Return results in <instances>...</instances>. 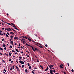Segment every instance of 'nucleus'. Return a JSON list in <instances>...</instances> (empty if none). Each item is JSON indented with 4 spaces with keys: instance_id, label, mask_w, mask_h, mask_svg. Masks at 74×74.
I'll return each mask as SVG.
<instances>
[{
    "instance_id": "cd10ccee",
    "label": "nucleus",
    "mask_w": 74,
    "mask_h": 74,
    "mask_svg": "<svg viewBox=\"0 0 74 74\" xmlns=\"http://www.w3.org/2000/svg\"><path fill=\"white\" fill-rule=\"evenodd\" d=\"M37 44H38V45H41V44L40 43H37Z\"/></svg>"
},
{
    "instance_id": "f03ea898",
    "label": "nucleus",
    "mask_w": 74,
    "mask_h": 74,
    "mask_svg": "<svg viewBox=\"0 0 74 74\" xmlns=\"http://www.w3.org/2000/svg\"><path fill=\"white\" fill-rule=\"evenodd\" d=\"M15 66L16 67L17 69V71H19V69L18 68V66H16L15 65Z\"/></svg>"
},
{
    "instance_id": "a211bd4d",
    "label": "nucleus",
    "mask_w": 74,
    "mask_h": 74,
    "mask_svg": "<svg viewBox=\"0 0 74 74\" xmlns=\"http://www.w3.org/2000/svg\"><path fill=\"white\" fill-rule=\"evenodd\" d=\"M6 30H7V31H9V32H10V30L8 29V28H6Z\"/></svg>"
},
{
    "instance_id": "9d476101",
    "label": "nucleus",
    "mask_w": 74,
    "mask_h": 74,
    "mask_svg": "<svg viewBox=\"0 0 74 74\" xmlns=\"http://www.w3.org/2000/svg\"><path fill=\"white\" fill-rule=\"evenodd\" d=\"M3 47H6V45L4 44H3Z\"/></svg>"
},
{
    "instance_id": "f257e3e1",
    "label": "nucleus",
    "mask_w": 74,
    "mask_h": 74,
    "mask_svg": "<svg viewBox=\"0 0 74 74\" xmlns=\"http://www.w3.org/2000/svg\"><path fill=\"white\" fill-rule=\"evenodd\" d=\"M26 45L27 46H29V47H32V49L33 50V51H34V52H36V51H39L38 49L37 48H36L35 49V50H34V48H33V46L28 45V44H27V43H26Z\"/></svg>"
},
{
    "instance_id": "bf43d9fd",
    "label": "nucleus",
    "mask_w": 74,
    "mask_h": 74,
    "mask_svg": "<svg viewBox=\"0 0 74 74\" xmlns=\"http://www.w3.org/2000/svg\"><path fill=\"white\" fill-rule=\"evenodd\" d=\"M7 34H8V35H10V34H9V33L7 32Z\"/></svg>"
},
{
    "instance_id": "0e129e2a",
    "label": "nucleus",
    "mask_w": 74,
    "mask_h": 74,
    "mask_svg": "<svg viewBox=\"0 0 74 74\" xmlns=\"http://www.w3.org/2000/svg\"><path fill=\"white\" fill-rule=\"evenodd\" d=\"M49 67H50V68L51 67V66H49Z\"/></svg>"
},
{
    "instance_id": "72a5a7b5",
    "label": "nucleus",
    "mask_w": 74,
    "mask_h": 74,
    "mask_svg": "<svg viewBox=\"0 0 74 74\" xmlns=\"http://www.w3.org/2000/svg\"><path fill=\"white\" fill-rule=\"evenodd\" d=\"M6 37H9L8 35L7 34H6Z\"/></svg>"
},
{
    "instance_id": "0eeeda50",
    "label": "nucleus",
    "mask_w": 74,
    "mask_h": 74,
    "mask_svg": "<svg viewBox=\"0 0 74 74\" xmlns=\"http://www.w3.org/2000/svg\"><path fill=\"white\" fill-rule=\"evenodd\" d=\"M48 69H49V68H48V67H47L46 69L45 70V71H47V70H48Z\"/></svg>"
},
{
    "instance_id": "37998d69",
    "label": "nucleus",
    "mask_w": 74,
    "mask_h": 74,
    "mask_svg": "<svg viewBox=\"0 0 74 74\" xmlns=\"http://www.w3.org/2000/svg\"><path fill=\"white\" fill-rule=\"evenodd\" d=\"M24 67V65H23L22 66V68H23V67Z\"/></svg>"
},
{
    "instance_id": "c03bdc74",
    "label": "nucleus",
    "mask_w": 74,
    "mask_h": 74,
    "mask_svg": "<svg viewBox=\"0 0 74 74\" xmlns=\"http://www.w3.org/2000/svg\"><path fill=\"white\" fill-rule=\"evenodd\" d=\"M12 68H13V69H14V66L13 65L12 66Z\"/></svg>"
},
{
    "instance_id": "412c9836",
    "label": "nucleus",
    "mask_w": 74,
    "mask_h": 74,
    "mask_svg": "<svg viewBox=\"0 0 74 74\" xmlns=\"http://www.w3.org/2000/svg\"><path fill=\"white\" fill-rule=\"evenodd\" d=\"M8 29H9V30H10V31H12V29L10 28H8Z\"/></svg>"
},
{
    "instance_id": "b1692460",
    "label": "nucleus",
    "mask_w": 74,
    "mask_h": 74,
    "mask_svg": "<svg viewBox=\"0 0 74 74\" xmlns=\"http://www.w3.org/2000/svg\"><path fill=\"white\" fill-rule=\"evenodd\" d=\"M0 50H1V51H3V49H2V48H1V47H0Z\"/></svg>"
},
{
    "instance_id": "338daca9",
    "label": "nucleus",
    "mask_w": 74,
    "mask_h": 74,
    "mask_svg": "<svg viewBox=\"0 0 74 74\" xmlns=\"http://www.w3.org/2000/svg\"><path fill=\"white\" fill-rule=\"evenodd\" d=\"M12 39H11H11H10V41H11V40H12Z\"/></svg>"
},
{
    "instance_id": "1a4fd4ad",
    "label": "nucleus",
    "mask_w": 74,
    "mask_h": 74,
    "mask_svg": "<svg viewBox=\"0 0 74 74\" xmlns=\"http://www.w3.org/2000/svg\"><path fill=\"white\" fill-rule=\"evenodd\" d=\"M10 44H11L12 45H13V41H11L10 42Z\"/></svg>"
},
{
    "instance_id": "5fc2aeb1",
    "label": "nucleus",
    "mask_w": 74,
    "mask_h": 74,
    "mask_svg": "<svg viewBox=\"0 0 74 74\" xmlns=\"http://www.w3.org/2000/svg\"><path fill=\"white\" fill-rule=\"evenodd\" d=\"M2 41H4V38H3L2 39Z\"/></svg>"
},
{
    "instance_id": "f704fd0d",
    "label": "nucleus",
    "mask_w": 74,
    "mask_h": 74,
    "mask_svg": "<svg viewBox=\"0 0 74 74\" xmlns=\"http://www.w3.org/2000/svg\"><path fill=\"white\" fill-rule=\"evenodd\" d=\"M12 52H14V53L15 52V51H14V50H12Z\"/></svg>"
},
{
    "instance_id": "39448f33",
    "label": "nucleus",
    "mask_w": 74,
    "mask_h": 74,
    "mask_svg": "<svg viewBox=\"0 0 74 74\" xmlns=\"http://www.w3.org/2000/svg\"><path fill=\"white\" fill-rule=\"evenodd\" d=\"M14 40H15L16 39H17V40H18L19 39V38L18 37H15L14 38Z\"/></svg>"
},
{
    "instance_id": "8fccbe9b",
    "label": "nucleus",
    "mask_w": 74,
    "mask_h": 74,
    "mask_svg": "<svg viewBox=\"0 0 74 74\" xmlns=\"http://www.w3.org/2000/svg\"><path fill=\"white\" fill-rule=\"evenodd\" d=\"M4 49L5 50H6V49H7V48L5 47L4 48Z\"/></svg>"
},
{
    "instance_id": "4468645a",
    "label": "nucleus",
    "mask_w": 74,
    "mask_h": 74,
    "mask_svg": "<svg viewBox=\"0 0 74 74\" xmlns=\"http://www.w3.org/2000/svg\"><path fill=\"white\" fill-rule=\"evenodd\" d=\"M9 60L10 62V61H11V60H12L10 58H9Z\"/></svg>"
},
{
    "instance_id": "e433bc0d",
    "label": "nucleus",
    "mask_w": 74,
    "mask_h": 74,
    "mask_svg": "<svg viewBox=\"0 0 74 74\" xmlns=\"http://www.w3.org/2000/svg\"><path fill=\"white\" fill-rule=\"evenodd\" d=\"M45 46L46 47H48V45H47V44H46Z\"/></svg>"
},
{
    "instance_id": "5701e85b",
    "label": "nucleus",
    "mask_w": 74,
    "mask_h": 74,
    "mask_svg": "<svg viewBox=\"0 0 74 74\" xmlns=\"http://www.w3.org/2000/svg\"><path fill=\"white\" fill-rule=\"evenodd\" d=\"M19 59H22V57L21 56H20L19 57Z\"/></svg>"
},
{
    "instance_id": "6ab92c4d",
    "label": "nucleus",
    "mask_w": 74,
    "mask_h": 74,
    "mask_svg": "<svg viewBox=\"0 0 74 74\" xmlns=\"http://www.w3.org/2000/svg\"><path fill=\"white\" fill-rule=\"evenodd\" d=\"M10 34H14V33H13L12 32H10Z\"/></svg>"
},
{
    "instance_id": "a878e982",
    "label": "nucleus",
    "mask_w": 74,
    "mask_h": 74,
    "mask_svg": "<svg viewBox=\"0 0 74 74\" xmlns=\"http://www.w3.org/2000/svg\"><path fill=\"white\" fill-rule=\"evenodd\" d=\"M50 66H51V67H53V66H54L52 65H50Z\"/></svg>"
},
{
    "instance_id": "864d4df0",
    "label": "nucleus",
    "mask_w": 74,
    "mask_h": 74,
    "mask_svg": "<svg viewBox=\"0 0 74 74\" xmlns=\"http://www.w3.org/2000/svg\"><path fill=\"white\" fill-rule=\"evenodd\" d=\"M67 64H68V66H70V65H69V63H67Z\"/></svg>"
},
{
    "instance_id": "9b49d317",
    "label": "nucleus",
    "mask_w": 74,
    "mask_h": 74,
    "mask_svg": "<svg viewBox=\"0 0 74 74\" xmlns=\"http://www.w3.org/2000/svg\"><path fill=\"white\" fill-rule=\"evenodd\" d=\"M38 46V47H40V48H42L43 47H42V46H39L38 45H37Z\"/></svg>"
},
{
    "instance_id": "a18cd8bd",
    "label": "nucleus",
    "mask_w": 74,
    "mask_h": 74,
    "mask_svg": "<svg viewBox=\"0 0 74 74\" xmlns=\"http://www.w3.org/2000/svg\"><path fill=\"white\" fill-rule=\"evenodd\" d=\"M71 71H72V72H74V70L72 69L71 70Z\"/></svg>"
},
{
    "instance_id": "6e6552de",
    "label": "nucleus",
    "mask_w": 74,
    "mask_h": 74,
    "mask_svg": "<svg viewBox=\"0 0 74 74\" xmlns=\"http://www.w3.org/2000/svg\"><path fill=\"white\" fill-rule=\"evenodd\" d=\"M15 49L16 51L17 52H19V51L18 50V49H16V48H15Z\"/></svg>"
},
{
    "instance_id": "ea45409f",
    "label": "nucleus",
    "mask_w": 74,
    "mask_h": 74,
    "mask_svg": "<svg viewBox=\"0 0 74 74\" xmlns=\"http://www.w3.org/2000/svg\"><path fill=\"white\" fill-rule=\"evenodd\" d=\"M29 69H31V66H29Z\"/></svg>"
},
{
    "instance_id": "3c124183",
    "label": "nucleus",
    "mask_w": 74,
    "mask_h": 74,
    "mask_svg": "<svg viewBox=\"0 0 74 74\" xmlns=\"http://www.w3.org/2000/svg\"><path fill=\"white\" fill-rule=\"evenodd\" d=\"M38 73H41V74H42V72H39V71H38Z\"/></svg>"
},
{
    "instance_id": "6e6d98bb",
    "label": "nucleus",
    "mask_w": 74,
    "mask_h": 74,
    "mask_svg": "<svg viewBox=\"0 0 74 74\" xmlns=\"http://www.w3.org/2000/svg\"><path fill=\"white\" fill-rule=\"evenodd\" d=\"M24 40V39H22V40H21V41L22 42L23 40Z\"/></svg>"
},
{
    "instance_id": "c9c22d12",
    "label": "nucleus",
    "mask_w": 74,
    "mask_h": 74,
    "mask_svg": "<svg viewBox=\"0 0 74 74\" xmlns=\"http://www.w3.org/2000/svg\"><path fill=\"white\" fill-rule=\"evenodd\" d=\"M13 27H16V26H15V25H13Z\"/></svg>"
},
{
    "instance_id": "603ef678",
    "label": "nucleus",
    "mask_w": 74,
    "mask_h": 74,
    "mask_svg": "<svg viewBox=\"0 0 74 74\" xmlns=\"http://www.w3.org/2000/svg\"><path fill=\"white\" fill-rule=\"evenodd\" d=\"M53 72L54 73H55V70H54L53 71Z\"/></svg>"
},
{
    "instance_id": "69168bd1",
    "label": "nucleus",
    "mask_w": 74,
    "mask_h": 74,
    "mask_svg": "<svg viewBox=\"0 0 74 74\" xmlns=\"http://www.w3.org/2000/svg\"><path fill=\"white\" fill-rule=\"evenodd\" d=\"M3 34H4V35H5V32H4Z\"/></svg>"
},
{
    "instance_id": "774afa93",
    "label": "nucleus",
    "mask_w": 74,
    "mask_h": 74,
    "mask_svg": "<svg viewBox=\"0 0 74 74\" xmlns=\"http://www.w3.org/2000/svg\"><path fill=\"white\" fill-rule=\"evenodd\" d=\"M1 21H2V22H3L4 23V21H3V20H1Z\"/></svg>"
},
{
    "instance_id": "c756f323",
    "label": "nucleus",
    "mask_w": 74,
    "mask_h": 74,
    "mask_svg": "<svg viewBox=\"0 0 74 74\" xmlns=\"http://www.w3.org/2000/svg\"><path fill=\"white\" fill-rule=\"evenodd\" d=\"M10 70H12V67L10 68Z\"/></svg>"
},
{
    "instance_id": "4c0bfd02",
    "label": "nucleus",
    "mask_w": 74,
    "mask_h": 74,
    "mask_svg": "<svg viewBox=\"0 0 74 74\" xmlns=\"http://www.w3.org/2000/svg\"><path fill=\"white\" fill-rule=\"evenodd\" d=\"M18 46H19V47H21V43L19 44Z\"/></svg>"
},
{
    "instance_id": "aec40b11",
    "label": "nucleus",
    "mask_w": 74,
    "mask_h": 74,
    "mask_svg": "<svg viewBox=\"0 0 74 74\" xmlns=\"http://www.w3.org/2000/svg\"><path fill=\"white\" fill-rule=\"evenodd\" d=\"M4 53L5 55H6V56H8V55L6 53Z\"/></svg>"
},
{
    "instance_id": "ddd939ff",
    "label": "nucleus",
    "mask_w": 74,
    "mask_h": 74,
    "mask_svg": "<svg viewBox=\"0 0 74 74\" xmlns=\"http://www.w3.org/2000/svg\"><path fill=\"white\" fill-rule=\"evenodd\" d=\"M10 38H11V39H12V38H13V36L11 35L10 36Z\"/></svg>"
},
{
    "instance_id": "dca6fc26",
    "label": "nucleus",
    "mask_w": 74,
    "mask_h": 74,
    "mask_svg": "<svg viewBox=\"0 0 74 74\" xmlns=\"http://www.w3.org/2000/svg\"><path fill=\"white\" fill-rule=\"evenodd\" d=\"M14 29H16V30H19V29H18V28H17L14 27Z\"/></svg>"
},
{
    "instance_id": "7c9ffc66",
    "label": "nucleus",
    "mask_w": 74,
    "mask_h": 74,
    "mask_svg": "<svg viewBox=\"0 0 74 74\" xmlns=\"http://www.w3.org/2000/svg\"><path fill=\"white\" fill-rule=\"evenodd\" d=\"M60 68H63V66H62L61 65L60 66Z\"/></svg>"
},
{
    "instance_id": "a19ab883",
    "label": "nucleus",
    "mask_w": 74,
    "mask_h": 74,
    "mask_svg": "<svg viewBox=\"0 0 74 74\" xmlns=\"http://www.w3.org/2000/svg\"><path fill=\"white\" fill-rule=\"evenodd\" d=\"M11 24H12V25H13V26H14V24L13 23H11Z\"/></svg>"
},
{
    "instance_id": "7ed1b4c3",
    "label": "nucleus",
    "mask_w": 74,
    "mask_h": 74,
    "mask_svg": "<svg viewBox=\"0 0 74 74\" xmlns=\"http://www.w3.org/2000/svg\"><path fill=\"white\" fill-rule=\"evenodd\" d=\"M19 62L21 63V64H24V62L23 61H19Z\"/></svg>"
},
{
    "instance_id": "58836bf2",
    "label": "nucleus",
    "mask_w": 74,
    "mask_h": 74,
    "mask_svg": "<svg viewBox=\"0 0 74 74\" xmlns=\"http://www.w3.org/2000/svg\"><path fill=\"white\" fill-rule=\"evenodd\" d=\"M27 65H28V66H30V64L29 63H28L27 64Z\"/></svg>"
},
{
    "instance_id": "f8f14e48",
    "label": "nucleus",
    "mask_w": 74,
    "mask_h": 74,
    "mask_svg": "<svg viewBox=\"0 0 74 74\" xmlns=\"http://www.w3.org/2000/svg\"><path fill=\"white\" fill-rule=\"evenodd\" d=\"M40 67H41V69H43V66H42L41 65H40Z\"/></svg>"
},
{
    "instance_id": "4be33fe9",
    "label": "nucleus",
    "mask_w": 74,
    "mask_h": 74,
    "mask_svg": "<svg viewBox=\"0 0 74 74\" xmlns=\"http://www.w3.org/2000/svg\"><path fill=\"white\" fill-rule=\"evenodd\" d=\"M9 56H11V54L10 52L9 53Z\"/></svg>"
},
{
    "instance_id": "e2e57ef3",
    "label": "nucleus",
    "mask_w": 74,
    "mask_h": 74,
    "mask_svg": "<svg viewBox=\"0 0 74 74\" xmlns=\"http://www.w3.org/2000/svg\"><path fill=\"white\" fill-rule=\"evenodd\" d=\"M49 67H50V68L51 67V66H49Z\"/></svg>"
},
{
    "instance_id": "09e8293b",
    "label": "nucleus",
    "mask_w": 74,
    "mask_h": 74,
    "mask_svg": "<svg viewBox=\"0 0 74 74\" xmlns=\"http://www.w3.org/2000/svg\"><path fill=\"white\" fill-rule=\"evenodd\" d=\"M10 47L11 48H12V46L11 45H10Z\"/></svg>"
},
{
    "instance_id": "13d9d810",
    "label": "nucleus",
    "mask_w": 74,
    "mask_h": 74,
    "mask_svg": "<svg viewBox=\"0 0 74 74\" xmlns=\"http://www.w3.org/2000/svg\"><path fill=\"white\" fill-rule=\"evenodd\" d=\"M16 63H18V61L16 60Z\"/></svg>"
},
{
    "instance_id": "bb28decb",
    "label": "nucleus",
    "mask_w": 74,
    "mask_h": 74,
    "mask_svg": "<svg viewBox=\"0 0 74 74\" xmlns=\"http://www.w3.org/2000/svg\"><path fill=\"white\" fill-rule=\"evenodd\" d=\"M29 41H33V40H32V39H30L29 40Z\"/></svg>"
},
{
    "instance_id": "473e14b6",
    "label": "nucleus",
    "mask_w": 74,
    "mask_h": 74,
    "mask_svg": "<svg viewBox=\"0 0 74 74\" xmlns=\"http://www.w3.org/2000/svg\"><path fill=\"white\" fill-rule=\"evenodd\" d=\"M24 38H26V39H27V37H26V36H25L24 37Z\"/></svg>"
},
{
    "instance_id": "4d7b16f0",
    "label": "nucleus",
    "mask_w": 74,
    "mask_h": 74,
    "mask_svg": "<svg viewBox=\"0 0 74 74\" xmlns=\"http://www.w3.org/2000/svg\"><path fill=\"white\" fill-rule=\"evenodd\" d=\"M35 57H36V58H38V57H37V56L36 55L35 56Z\"/></svg>"
},
{
    "instance_id": "c85d7f7f",
    "label": "nucleus",
    "mask_w": 74,
    "mask_h": 74,
    "mask_svg": "<svg viewBox=\"0 0 74 74\" xmlns=\"http://www.w3.org/2000/svg\"><path fill=\"white\" fill-rule=\"evenodd\" d=\"M2 62H4V63H5V62L4 60H2Z\"/></svg>"
},
{
    "instance_id": "680f3d73",
    "label": "nucleus",
    "mask_w": 74,
    "mask_h": 74,
    "mask_svg": "<svg viewBox=\"0 0 74 74\" xmlns=\"http://www.w3.org/2000/svg\"><path fill=\"white\" fill-rule=\"evenodd\" d=\"M0 55H3V54H2V53H0Z\"/></svg>"
},
{
    "instance_id": "052dcab7",
    "label": "nucleus",
    "mask_w": 74,
    "mask_h": 74,
    "mask_svg": "<svg viewBox=\"0 0 74 74\" xmlns=\"http://www.w3.org/2000/svg\"><path fill=\"white\" fill-rule=\"evenodd\" d=\"M2 30H4V28H2Z\"/></svg>"
},
{
    "instance_id": "393cba45",
    "label": "nucleus",
    "mask_w": 74,
    "mask_h": 74,
    "mask_svg": "<svg viewBox=\"0 0 74 74\" xmlns=\"http://www.w3.org/2000/svg\"><path fill=\"white\" fill-rule=\"evenodd\" d=\"M8 24L9 25H10V26H11V24H10V23H8Z\"/></svg>"
},
{
    "instance_id": "49530a36",
    "label": "nucleus",
    "mask_w": 74,
    "mask_h": 74,
    "mask_svg": "<svg viewBox=\"0 0 74 74\" xmlns=\"http://www.w3.org/2000/svg\"><path fill=\"white\" fill-rule=\"evenodd\" d=\"M32 73H33V74H35V73H34V72L33 71L32 72Z\"/></svg>"
},
{
    "instance_id": "2f4dec72",
    "label": "nucleus",
    "mask_w": 74,
    "mask_h": 74,
    "mask_svg": "<svg viewBox=\"0 0 74 74\" xmlns=\"http://www.w3.org/2000/svg\"><path fill=\"white\" fill-rule=\"evenodd\" d=\"M37 62H39V60L38 59L37 60Z\"/></svg>"
},
{
    "instance_id": "de8ad7c7",
    "label": "nucleus",
    "mask_w": 74,
    "mask_h": 74,
    "mask_svg": "<svg viewBox=\"0 0 74 74\" xmlns=\"http://www.w3.org/2000/svg\"><path fill=\"white\" fill-rule=\"evenodd\" d=\"M63 73L64 74H66V73L65 71Z\"/></svg>"
},
{
    "instance_id": "20e7f679",
    "label": "nucleus",
    "mask_w": 74,
    "mask_h": 74,
    "mask_svg": "<svg viewBox=\"0 0 74 74\" xmlns=\"http://www.w3.org/2000/svg\"><path fill=\"white\" fill-rule=\"evenodd\" d=\"M50 74H51L52 73V72H53V70H52V69H50Z\"/></svg>"
},
{
    "instance_id": "f3484780",
    "label": "nucleus",
    "mask_w": 74,
    "mask_h": 74,
    "mask_svg": "<svg viewBox=\"0 0 74 74\" xmlns=\"http://www.w3.org/2000/svg\"><path fill=\"white\" fill-rule=\"evenodd\" d=\"M21 38L22 39V37H19V39L20 40H21Z\"/></svg>"
},
{
    "instance_id": "79ce46f5",
    "label": "nucleus",
    "mask_w": 74,
    "mask_h": 74,
    "mask_svg": "<svg viewBox=\"0 0 74 74\" xmlns=\"http://www.w3.org/2000/svg\"><path fill=\"white\" fill-rule=\"evenodd\" d=\"M4 71H5V72L6 73L7 72L6 71V70H5V69H4Z\"/></svg>"
},
{
    "instance_id": "423d86ee",
    "label": "nucleus",
    "mask_w": 74,
    "mask_h": 74,
    "mask_svg": "<svg viewBox=\"0 0 74 74\" xmlns=\"http://www.w3.org/2000/svg\"><path fill=\"white\" fill-rule=\"evenodd\" d=\"M26 43V42L25 40H24L23 41V44H25Z\"/></svg>"
},
{
    "instance_id": "2eb2a0df",
    "label": "nucleus",
    "mask_w": 74,
    "mask_h": 74,
    "mask_svg": "<svg viewBox=\"0 0 74 74\" xmlns=\"http://www.w3.org/2000/svg\"><path fill=\"white\" fill-rule=\"evenodd\" d=\"M25 72H26V73H28V71H27V69H26L25 70Z\"/></svg>"
}]
</instances>
